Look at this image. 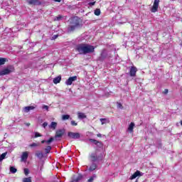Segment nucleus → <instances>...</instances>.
<instances>
[{
	"label": "nucleus",
	"mask_w": 182,
	"mask_h": 182,
	"mask_svg": "<svg viewBox=\"0 0 182 182\" xmlns=\"http://www.w3.org/2000/svg\"><path fill=\"white\" fill-rule=\"evenodd\" d=\"M76 49L80 55H87V53H93L95 52V46L89 44H79Z\"/></svg>",
	"instance_id": "nucleus-1"
},
{
	"label": "nucleus",
	"mask_w": 182,
	"mask_h": 182,
	"mask_svg": "<svg viewBox=\"0 0 182 182\" xmlns=\"http://www.w3.org/2000/svg\"><path fill=\"white\" fill-rule=\"evenodd\" d=\"M80 23H82V20L78 17L71 18L70 24L67 28V32L70 33V32H73V31L77 29V28H80Z\"/></svg>",
	"instance_id": "nucleus-2"
},
{
	"label": "nucleus",
	"mask_w": 182,
	"mask_h": 182,
	"mask_svg": "<svg viewBox=\"0 0 182 182\" xmlns=\"http://www.w3.org/2000/svg\"><path fill=\"white\" fill-rule=\"evenodd\" d=\"M103 159V153L102 151L97 149L95 152H92L90 154V160L95 163L96 161H100Z\"/></svg>",
	"instance_id": "nucleus-3"
},
{
	"label": "nucleus",
	"mask_w": 182,
	"mask_h": 182,
	"mask_svg": "<svg viewBox=\"0 0 182 182\" xmlns=\"http://www.w3.org/2000/svg\"><path fill=\"white\" fill-rule=\"evenodd\" d=\"M14 70V66L9 65L6 68H4L1 71H0V76H5V75H9V73H12Z\"/></svg>",
	"instance_id": "nucleus-4"
},
{
	"label": "nucleus",
	"mask_w": 182,
	"mask_h": 182,
	"mask_svg": "<svg viewBox=\"0 0 182 182\" xmlns=\"http://www.w3.org/2000/svg\"><path fill=\"white\" fill-rule=\"evenodd\" d=\"M159 4H160V0H154L153 6L151 9V12L156 13L159 9Z\"/></svg>",
	"instance_id": "nucleus-5"
},
{
	"label": "nucleus",
	"mask_w": 182,
	"mask_h": 182,
	"mask_svg": "<svg viewBox=\"0 0 182 182\" xmlns=\"http://www.w3.org/2000/svg\"><path fill=\"white\" fill-rule=\"evenodd\" d=\"M75 80H77V76H73V77H70L66 81H65V85L67 86H70L73 82H75Z\"/></svg>",
	"instance_id": "nucleus-6"
},
{
	"label": "nucleus",
	"mask_w": 182,
	"mask_h": 182,
	"mask_svg": "<svg viewBox=\"0 0 182 182\" xmlns=\"http://www.w3.org/2000/svg\"><path fill=\"white\" fill-rule=\"evenodd\" d=\"M68 136L70 139H80V134L78 132H68Z\"/></svg>",
	"instance_id": "nucleus-7"
},
{
	"label": "nucleus",
	"mask_w": 182,
	"mask_h": 182,
	"mask_svg": "<svg viewBox=\"0 0 182 182\" xmlns=\"http://www.w3.org/2000/svg\"><path fill=\"white\" fill-rule=\"evenodd\" d=\"M136 73H137V68L132 66L129 69V75L131 77H134L136 76Z\"/></svg>",
	"instance_id": "nucleus-8"
},
{
	"label": "nucleus",
	"mask_w": 182,
	"mask_h": 182,
	"mask_svg": "<svg viewBox=\"0 0 182 182\" xmlns=\"http://www.w3.org/2000/svg\"><path fill=\"white\" fill-rule=\"evenodd\" d=\"M90 141L91 143H94V144H95V146H97V147L99 149H103V143L101 141H98L97 140L93 139H90Z\"/></svg>",
	"instance_id": "nucleus-9"
},
{
	"label": "nucleus",
	"mask_w": 182,
	"mask_h": 182,
	"mask_svg": "<svg viewBox=\"0 0 182 182\" xmlns=\"http://www.w3.org/2000/svg\"><path fill=\"white\" fill-rule=\"evenodd\" d=\"M63 134H65V129H58L57 130L56 133H55V138L58 137H62V136H63Z\"/></svg>",
	"instance_id": "nucleus-10"
},
{
	"label": "nucleus",
	"mask_w": 182,
	"mask_h": 182,
	"mask_svg": "<svg viewBox=\"0 0 182 182\" xmlns=\"http://www.w3.org/2000/svg\"><path fill=\"white\" fill-rule=\"evenodd\" d=\"M28 156L29 153L28 151L23 152L21 155V161H26V160H28Z\"/></svg>",
	"instance_id": "nucleus-11"
},
{
	"label": "nucleus",
	"mask_w": 182,
	"mask_h": 182,
	"mask_svg": "<svg viewBox=\"0 0 182 182\" xmlns=\"http://www.w3.org/2000/svg\"><path fill=\"white\" fill-rule=\"evenodd\" d=\"M34 109H36V106H28L24 107L23 110L26 113H29L31 110H33Z\"/></svg>",
	"instance_id": "nucleus-12"
},
{
	"label": "nucleus",
	"mask_w": 182,
	"mask_h": 182,
	"mask_svg": "<svg viewBox=\"0 0 182 182\" xmlns=\"http://www.w3.org/2000/svg\"><path fill=\"white\" fill-rule=\"evenodd\" d=\"M139 176H141V172L136 171L132 176H131L130 180H134V178H136Z\"/></svg>",
	"instance_id": "nucleus-13"
},
{
	"label": "nucleus",
	"mask_w": 182,
	"mask_h": 182,
	"mask_svg": "<svg viewBox=\"0 0 182 182\" xmlns=\"http://www.w3.org/2000/svg\"><path fill=\"white\" fill-rule=\"evenodd\" d=\"M60 80H62V77L60 75L55 77L53 80L55 85H58V83H60Z\"/></svg>",
	"instance_id": "nucleus-14"
},
{
	"label": "nucleus",
	"mask_w": 182,
	"mask_h": 182,
	"mask_svg": "<svg viewBox=\"0 0 182 182\" xmlns=\"http://www.w3.org/2000/svg\"><path fill=\"white\" fill-rule=\"evenodd\" d=\"M134 129V123L131 122V124L129 125L127 132H129V133H133V130Z\"/></svg>",
	"instance_id": "nucleus-15"
},
{
	"label": "nucleus",
	"mask_w": 182,
	"mask_h": 182,
	"mask_svg": "<svg viewBox=\"0 0 182 182\" xmlns=\"http://www.w3.org/2000/svg\"><path fill=\"white\" fill-rule=\"evenodd\" d=\"M29 5H38L39 1L38 0H26Z\"/></svg>",
	"instance_id": "nucleus-16"
},
{
	"label": "nucleus",
	"mask_w": 182,
	"mask_h": 182,
	"mask_svg": "<svg viewBox=\"0 0 182 182\" xmlns=\"http://www.w3.org/2000/svg\"><path fill=\"white\" fill-rule=\"evenodd\" d=\"M107 56V52L105 50H103L101 53V56L100 59L103 60Z\"/></svg>",
	"instance_id": "nucleus-17"
},
{
	"label": "nucleus",
	"mask_w": 182,
	"mask_h": 182,
	"mask_svg": "<svg viewBox=\"0 0 182 182\" xmlns=\"http://www.w3.org/2000/svg\"><path fill=\"white\" fill-rule=\"evenodd\" d=\"M78 119H86L87 116L85 113L83 112H77Z\"/></svg>",
	"instance_id": "nucleus-18"
},
{
	"label": "nucleus",
	"mask_w": 182,
	"mask_h": 182,
	"mask_svg": "<svg viewBox=\"0 0 182 182\" xmlns=\"http://www.w3.org/2000/svg\"><path fill=\"white\" fill-rule=\"evenodd\" d=\"M53 140H54V139H53V137H51V138H50L48 140H43V141H41V143H42V144H45V143H46V144H51L52 143V141H53Z\"/></svg>",
	"instance_id": "nucleus-19"
},
{
	"label": "nucleus",
	"mask_w": 182,
	"mask_h": 182,
	"mask_svg": "<svg viewBox=\"0 0 182 182\" xmlns=\"http://www.w3.org/2000/svg\"><path fill=\"white\" fill-rule=\"evenodd\" d=\"M96 168H97V165H96V164H95L94 162L92 164V165L90 166L89 168V171H93L95 170H96Z\"/></svg>",
	"instance_id": "nucleus-20"
},
{
	"label": "nucleus",
	"mask_w": 182,
	"mask_h": 182,
	"mask_svg": "<svg viewBox=\"0 0 182 182\" xmlns=\"http://www.w3.org/2000/svg\"><path fill=\"white\" fill-rule=\"evenodd\" d=\"M101 122V124H107V123H110V121L106 118H101L100 119Z\"/></svg>",
	"instance_id": "nucleus-21"
},
{
	"label": "nucleus",
	"mask_w": 182,
	"mask_h": 182,
	"mask_svg": "<svg viewBox=\"0 0 182 182\" xmlns=\"http://www.w3.org/2000/svg\"><path fill=\"white\" fill-rule=\"evenodd\" d=\"M36 157H38V159H39L40 160H42V159H43V153L41 152V151H37L36 153Z\"/></svg>",
	"instance_id": "nucleus-22"
},
{
	"label": "nucleus",
	"mask_w": 182,
	"mask_h": 182,
	"mask_svg": "<svg viewBox=\"0 0 182 182\" xmlns=\"http://www.w3.org/2000/svg\"><path fill=\"white\" fill-rule=\"evenodd\" d=\"M56 126H58V123L53 122H51V124L49 125L50 129H53V130H55V129H56Z\"/></svg>",
	"instance_id": "nucleus-23"
},
{
	"label": "nucleus",
	"mask_w": 182,
	"mask_h": 182,
	"mask_svg": "<svg viewBox=\"0 0 182 182\" xmlns=\"http://www.w3.org/2000/svg\"><path fill=\"white\" fill-rule=\"evenodd\" d=\"M8 154V152H4L0 156V163L6 159V155Z\"/></svg>",
	"instance_id": "nucleus-24"
},
{
	"label": "nucleus",
	"mask_w": 182,
	"mask_h": 182,
	"mask_svg": "<svg viewBox=\"0 0 182 182\" xmlns=\"http://www.w3.org/2000/svg\"><path fill=\"white\" fill-rule=\"evenodd\" d=\"M80 180H82V176L80 175V176H77L74 179H73V181L71 182H79V181H80Z\"/></svg>",
	"instance_id": "nucleus-25"
},
{
	"label": "nucleus",
	"mask_w": 182,
	"mask_h": 182,
	"mask_svg": "<svg viewBox=\"0 0 182 182\" xmlns=\"http://www.w3.org/2000/svg\"><path fill=\"white\" fill-rule=\"evenodd\" d=\"M70 119V115L69 114H63L62 116V120H69Z\"/></svg>",
	"instance_id": "nucleus-26"
},
{
	"label": "nucleus",
	"mask_w": 182,
	"mask_h": 182,
	"mask_svg": "<svg viewBox=\"0 0 182 182\" xmlns=\"http://www.w3.org/2000/svg\"><path fill=\"white\" fill-rule=\"evenodd\" d=\"M18 170L14 167V166H10V172L12 173V174H15Z\"/></svg>",
	"instance_id": "nucleus-27"
},
{
	"label": "nucleus",
	"mask_w": 182,
	"mask_h": 182,
	"mask_svg": "<svg viewBox=\"0 0 182 182\" xmlns=\"http://www.w3.org/2000/svg\"><path fill=\"white\" fill-rule=\"evenodd\" d=\"M8 60L6 58H0V66L1 65H5V62H6Z\"/></svg>",
	"instance_id": "nucleus-28"
},
{
	"label": "nucleus",
	"mask_w": 182,
	"mask_h": 182,
	"mask_svg": "<svg viewBox=\"0 0 182 182\" xmlns=\"http://www.w3.org/2000/svg\"><path fill=\"white\" fill-rule=\"evenodd\" d=\"M95 178H96V174H94L92 176L90 177V178L87 180V182H93Z\"/></svg>",
	"instance_id": "nucleus-29"
},
{
	"label": "nucleus",
	"mask_w": 182,
	"mask_h": 182,
	"mask_svg": "<svg viewBox=\"0 0 182 182\" xmlns=\"http://www.w3.org/2000/svg\"><path fill=\"white\" fill-rule=\"evenodd\" d=\"M50 150H52V146H48L45 149L46 153H47V154L50 153Z\"/></svg>",
	"instance_id": "nucleus-30"
},
{
	"label": "nucleus",
	"mask_w": 182,
	"mask_h": 182,
	"mask_svg": "<svg viewBox=\"0 0 182 182\" xmlns=\"http://www.w3.org/2000/svg\"><path fill=\"white\" fill-rule=\"evenodd\" d=\"M43 110H46V112H49V106L43 105L42 106Z\"/></svg>",
	"instance_id": "nucleus-31"
},
{
	"label": "nucleus",
	"mask_w": 182,
	"mask_h": 182,
	"mask_svg": "<svg viewBox=\"0 0 182 182\" xmlns=\"http://www.w3.org/2000/svg\"><path fill=\"white\" fill-rule=\"evenodd\" d=\"M38 137H42V134H41L39 132H35L34 139H36Z\"/></svg>",
	"instance_id": "nucleus-32"
},
{
	"label": "nucleus",
	"mask_w": 182,
	"mask_h": 182,
	"mask_svg": "<svg viewBox=\"0 0 182 182\" xmlns=\"http://www.w3.org/2000/svg\"><path fill=\"white\" fill-rule=\"evenodd\" d=\"M95 15H96L97 16H99V15H100V9H97L95 11Z\"/></svg>",
	"instance_id": "nucleus-33"
},
{
	"label": "nucleus",
	"mask_w": 182,
	"mask_h": 182,
	"mask_svg": "<svg viewBox=\"0 0 182 182\" xmlns=\"http://www.w3.org/2000/svg\"><path fill=\"white\" fill-rule=\"evenodd\" d=\"M38 146H39V144L33 142V144L29 145V147H38Z\"/></svg>",
	"instance_id": "nucleus-34"
},
{
	"label": "nucleus",
	"mask_w": 182,
	"mask_h": 182,
	"mask_svg": "<svg viewBox=\"0 0 182 182\" xmlns=\"http://www.w3.org/2000/svg\"><path fill=\"white\" fill-rule=\"evenodd\" d=\"M23 182H32L31 178H25L23 179Z\"/></svg>",
	"instance_id": "nucleus-35"
},
{
	"label": "nucleus",
	"mask_w": 182,
	"mask_h": 182,
	"mask_svg": "<svg viewBox=\"0 0 182 182\" xmlns=\"http://www.w3.org/2000/svg\"><path fill=\"white\" fill-rule=\"evenodd\" d=\"M24 174L26 176H28V174H29V169L28 168H24Z\"/></svg>",
	"instance_id": "nucleus-36"
},
{
	"label": "nucleus",
	"mask_w": 182,
	"mask_h": 182,
	"mask_svg": "<svg viewBox=\"0 0 182 182\" xmlns=\"http://www.w3.org/2000/svg\"><path fill=\"white\" fill-rule=\"evenodd\" d=\"M60 19H62V16H58L55 17V21H60Z\"/></svg>",
	"instance_id": "nucleus-37"
},
{
	"label": "nucleus",
	"mask_w": 182,
	"mask_h": 182,
	"mask_svg": "<svg viewBox=\"0 0 182 182\" xmlns=\"http://www.w3.org/2000/svg\"><path fill=\"white\" fill-rule=\"evenodd\" d=\"M71 125L72 126H77V124L76 123V122H75V121H71Z\"/></svg>",
	"instance_id": "nucleus-38"
},
{
	"label": "nucleus",
	"mask_w": 182,
	"mask_h": 182,
	"mask_svg": "<svg viewBox=\"0 0 182 182\" xmlns=\"http://www.w3.org/2000/svg\"><path fill=\"white\" fill-rule=\"evenodd\" d=\"M117 107H118L119 109H122V107H123V106L122 105V104L117 103Z\"/></svg>",
	"instance_id": "nucleus-39"
},
{
	"label": "nucleus",
	"mask_w": 182,
	"mask_h": 182,
	"mask_svg": "<svg viewBox=\"0 0 182 182\" xmlns=\"http://www.w3.org/2000/svg\"><path fill=\"white\" fill-rule=\"evenodd\" d=\"M48 126V122H44L43 124V127H44V129H45V127H46Z\"/></svg>",
	"instance_id": "nucleus-40"
},
{
	"label": "nucleus",
	"mask_w": 182,
	"mask_h": 182,
	"mask_svg": "<svg viewBox=\"0 0 182 182\" xmlns=\"http://www.w3.org/2000/svg\"><path fill=\"white\" fill-rule=\"evenodd\" d=\"M95 4H96V2H90L88 4L90 5V6H93V5H95Z\"/></svg>",
	"instance_id": "nucleus-41"
},
{
	"label": "nucleus",
	"mask_w": 182,
	"mask_h": 182,
	"mask_svg": "<svg viewBox=\"0 0 182 182\" xmlns=\"http://www.w3.org/2000/svg\"><path fill=\"white\" fill-rule=\"evenodd\" d=\"M58 36H59L58 35H54V36L52 37V39H57V38H58Z\"/></svg>",
	"instance_id": "nucleus-42"
},
{
	"label": "nucleus",
	"mask_w": 182,
	"mask_h": 182,
	"mask_svg": "<svg viewBox=\"0 0 182 182\" xmlns=\"http://www.w3.org/2000/svg\"><path fill=\"white\" fill-rule=\"evenodd\" d=\"M164 95H167V93H168V90L165 89L164 91Z\"/></svg>",
	"instance_id": "nucleus-43"
},
{
	"label": "nucleus",
	"mask_w": 182,
	"mask_h": 182,
	"mask_svg": "<svg viewBox=\"0 0 182 182\" xmlns=\"http://www.w3.org/2000/svg\"><path fill=\"white\" fill-rule=\"evenodd\" d=\"M97 137H102V134H97Z\"/></svg>",
	"instance_id": "nucleus-44"
},
{
	"label": "nucleus",
	"mask_w": 182,
	"mask_h": 182,
	"mask_svg": "<svg viewBox=\"0 0 182 182\" xmlns=\"http://www.w3.org/2000/svg\"><path fill=\"white\" fill-rule=\"evenodd\" d=\"M26 126L29 127V126H31V124L30 123H26Z\"/></svg>",
	"instance_id": "nucleus-45"
},
{
	"label": "nucleus",
	"mask_w": 182,
	"mask_h": 182,
	"mask_svg": "<svg viewBox=\"0 0 182 182\" xmlns=\"http://www.w3.org/2000/svg\"><path fill=\"white\" fill-rule=\"evenodd\" d=\"M55 2H60L62 0H54Z\"/></svg>",
	"instance_id": "nucleus-46"
},
{
	"label": "nucleus",
	"mask_w": 182,
	"mask_h": 182,
	"mask_svg": "<svg viewBox=\"0 0 182 182\" xmlns=\"http://www.w3.org/2000/svg\"><path fill=\"white\" fill-rule=\"evenodd\" d=\"M181 46H182V41H181Z\"/></svg>",
	"instance_id": "nucleus-47"
}]
</instances>
